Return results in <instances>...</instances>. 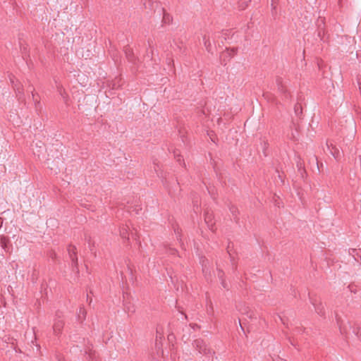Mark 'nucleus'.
Here are the masks:
<instances>
[{
	"label": "nucleus",
	"mask_w": 361,
	"mask_h": 361,
	"mask_svg": "<svg viewBox=\"0 0 361 361\" xmlns=\"http://www.w3.org/2000/svg\"><path fill=\"white\" fill-rule=\"evenodd\" d=\"M32 99L34 100V102L36 103V104H39V101L38 100L37 98H35V94L33 92V90L32 91Z\"/></svg>",
	"instance_id": "c756f323"
},
{
	"label": "nucleus",
	"mask_w": 361,
	"mask_h": 361,
	"mask_svg": "<svg viewBox=\"0 0 361 361\" xmlns=\"http://www.w3.org/2000/svg\"><path fill=\"white\" fill-rule=\"evenodd\" d=\"M348 288H349L350 291L352 293H355L357 292L356 286L354 284H350Z\"/></svg>",
	"instance_id": "cd10ccee"
},
{
	"label": "nucleus",
	"mask_w": 361,
	"mask_h": 361,
	"mask_svg": "<svg viewBox=\"0 0 361 361\" xmlns=\"http://www.w3.org/2000/svg\"><path fill=\"white\" fill-rule=\"evenodd\" d=\"M201 263H202V266L203 273H204L205 274H207V273L209 274L210 271H209V267H207L208 260L205 257H204L201 259Z\"/></svg>",
	"instance_id": "4468645a"
},
{
	"label": "nucleus",
	"mask_w": 361,
	"mask_h": 361,
	"mask_svg": "<svg viewBox=\"0 0 361 361\" xmlns=\"http://www.w3.org/2000/svg\"><path fill=\"white\" fill-rule=\"evenodd\" d=\"M86 239L87 240V243H88V245H89V248H90V251L92 252V253H93L95 255H96L95 252L93 250L94 243H92L90 237H88V238H86Z\"/></svg>",
	"instance_id": "4be33fe9"
},
{
	"label": "nucleus",
	"mask_w": 361,
	"mask_h": 361,
	"mask_svg": "<svg viewBox=\"0 0 361 361\" xmlns=\"http://www.w3.org/2000/svg\"><path fill=\"white\" fill-rule=\"evenodd\" d=\"M35 147H37V151H35V149L32 148L33 153L35 155H37L38 157H39L40 154L44 149V145L39 141V142L35 143Z\"/></svg>",
	"instance_id": "9d476101"
},
{
	"label": "nucleus",
	"mask_w": 361,
	"mask_h": 361,
	"mask_svg": "<svg viewBox=\"0 0 361 361\" xmlns=\"http://www.w3.org/2000/svg\"><path fill=\"white\" fill-rule=\"evenodd\" d=\"M19 45L20 51L23 54V57L24 58V56L27 54V46L26 44H24L20 39L19 40Z\"/></svg>",
	"instance_id": "dca6fc26"
},
{
	"label": "nucleus",
	"mask_w": 361,
	"mask_h": 361,
	"mask_svg": "<svg viewBox=\"0 0 361 361\" xmlns=\"http://www.w3.org/2000/svg\"><path fill=\"white\" fill-rule=\"evenodd\" d=\"M217 271H218V277L219 279V280H221V279H224V272L222 269H219V268H217Z\"/></svg>",
	"instance_id": "a878e982"
},
{
	"label": "nucleus",
	"mask_w": 361,
	"mask_h": 361,
	"mask_svg": "<svg viewBox=\"0 0 361 361\" xmlns=\"http://www.w3.org/2000/svg\"><path fill=\"white\" fill-rule=\"evenodd\" d=\"M67 252L68 257L71 262V267L72 268V271L78 276L79 274V268L77 256V248L75 245H69L67 247Z\"/></svg>",
	"instance_id": "f03ea898"
},
{
	"label": "nucleus",
	"mask_w": 361,
	"mask_h": 361,
	"mask_svg": "<svg viewBox=\"0 0 361 361\" xmlns=\"http://www.w3.org/2000/svg\"><path fill=\"white\" fill-rule=\"evenodd\" d=\"M176 252H177L176 250H175V249L171 250V255H175Z\"/></svg>",
	"instance_id": "473e14b6"
},
{
	"label": "nucleus",
	"mask_w": 361,
	"mask_h": 361,
	"mask_svg": "<svg viewBox=\"0 0 361 361\" xmlns=\"http://www.w3.org/2000/svg\"><path fill=\"white\" fill-rule=\"evenodd\" d=\"M220 281H221V284L222 287L224 289L228 290L229 289V286H228V283H226L225 279H221Z\"/></svg>",
	"instance_id": "bb28decb"
},
{
	"label": "nucleus",
	"mask_w": 361,
	"mask_h": 361,
	"mask_svg": "<svg viewBox=\"0 0 361 361\" xmlns=\"http://www.w3.org/2000/svg\"><path fill=\"white\" fill-rule=\"evenodd\" d=\"M128 230H129V227L127 225H123L120 228V235L122 238L129 239Z\"/></svg>",
	"instance_id": "9b49d317"
},
{
	"label": "nucleus",
	"mask_w": 361,
	"mask_h": 361,
	"mask_svg": "<svg viewBox=\"0 0 361 361\" xmlns=\"http://www.w3.org/2000/svg\"><path fill=\"white\" fill-rule=\"evenodd\" d=\"M204 45L207 49V51L209 53H212V46L209 41V39L207 37L206 35L203 37Z\"/></svg>",
	"instance_id": "ddd939ff"
},
{
	"label": "nucleus",
	"mask_w": 361,
	"mask_h": 361,
	"mask_svg": "<svg viewBox=\"0 0 361 361\" xmlns=\"http://www.w3.org/2000/svg\"><path fill=\"white\" fill-rule=\"evenodd\" d=\"M311 302L314 307L316 312L320 316H324L325 314L324 307L321 302L318 301L317 299H311Z\"/></svg>",
	"instance_id": "39448f33"
},
{
	"label": "nucleus",
	"mask_w": 361,
	"mask_h": 361,
	"mask_svg": "<svg viewBox=\"0 0 361 361\" xmlns=\"http://www.w3.org/2000/svg\"><path fill=\"white\" fill-rule=\"evenodd\" d=\"M279 318L283 322V324H285V322L283 321V318H281L280 316H279Z\"/></svg>",
	"instance_id": "e433bc0d"
},
{
	"label": "nucleus",
	"mask_w": 361,
	"mask_h": 361,
	"mask_svg": "<svg viewBox=\"0 0 361 361\" xmlns=\"http://www.w3.org/2000/svg\"><path fill=\"white\" fill-rule=\"evenodd\" d=\"M202 114H206V113H205V111H204V110H202Z\"/></svg>",
	"instance_id": "58836bf2"
},
{
	"label": "nucleus",
	"mask_w": 361,
	"mask_h": 361,
	"mask_svg": "<svg viewBox=\"0 0 361 361\" xmlns=\"http://www.w3.org/2000/svg\"><path fill=\"white\" fill-rule=\"evenodd\" d=\"M124 52L128 60L133 63H135L136 58L134 56L132 49L129 46L125 47Z\"/></svg>",
	"instance_id": "6e6552de"
},
{
	"label": "nucleus",
	"mask_w": 361,
	"mask_h": 361,
	"mask_svg": "<svg viewBox=\"0 0 361 361\" xmlns=\"http://www.w3.org/2000/svg\"><path fill=\"white\" fill-rule=\"evenodd\" d=\"M231 251V243H229L228 245V247H227V252H228V255H229V256L231 257V263H232L233 269V270H235L237 269V265L234 262V258L232 257Z\"/></svg>",
	"instance_id": "f3484780"
},
{
	"label": "nucleus",
	"mask_w": 361,
	"mask_h": 361,
	"mask_svg": "<svg viewBox=\"0 0 361 361\" xmlns=\"http://www.w3.org/2000/svg\"><path fill=\"white\" fill-rule=\"evenodd\" d=\"M162 10H163V12H164V9L163 8ZM171 20V16L168 13H164L163 22L164 23H169Z\"/></svg>",
	"instance_id": "aec40b11"
},
{
	"label": "nucleus",
	"mask_w": 361,
	"mask_h": 361,
	"mask_svg": "<svg viewBox=\"0 0 361 361\" xmlns=\"http://www.w3.org/2000/svg\"><path fill=\"white\" fill-rule=\"evenodd\" d=\"M164 184L166 185V187H167V188H168L169 194L171 196H172V197L175 196V195H176V190H178V188H179V183H178V182H177V183H176V185H175V186H174V188H169V185H167V182H166V179H165V183H164Z\"/></svg>",
	"instance_id": "f8f14e48"
},
{
	"label": "nucleus",
	"mask_w": 361,
	"mask_h": 361,
	"mask_svg": "<svg viewBox=\"0 0 361 361\" xmlns=\"http://www.w3.org/2000/svg\"><path fill=\"white\" fill-rule=\"evenodd\" d=\"M85 313V310L82 309V308H80V314H84Z\"/></svg>",
	"instance_id": "72a5a7b5"
},
{
	"label": "nucleus",
	"mask_w": 361,
	"mask_h": 361,
	"mask_svg": "<svg viewBox=\"0 0 361 361\" xmlns=\"http://www.w3.org/2000/svg\"><path fill=\"white\" fill-rule=\"evenodd\" d=\"M119 81L118 80H114L112 82V89L114 90V89H117L118 87H120V85L118 84Z\"/></svg>",
	"instance_id": "c85d7f7f"
},
{
	"label": "nucleus",
	"mask_w": 361,
	"mask_h": 361,
	"mask_svg": "<svg viewBox=\"0 0 361 361\" xmlns=\"http://www.w3.org/2000/svg\"><path fill=\"white\" fill-rule=\"evenodd\" d=\"M152 42L150 39H149L148 44H149V48L151 49V51L150 52L147 51V55L145 56V57L148 58L149 60H152L153 56H154V50L152 47Z\"/></svg>",
	"instance_id": "a211bd4d"
},
{
	"label": "nucleus",
	"mask_w": 361,
	"mask_h": 361,
	"mask_svg": "<svg viewBox=\"0 0 361 361\" xmlns=\"http://www.w3.org/2000/svg\"><path fill=\"white\" fill-rule=\"evenodd\" d=\"M230 212L232 213L234 216L235 221L238 222V218L237 217V214H238V210L235 206H231L230 207Z\"/></svg>",
	"instance_id": "6ab92c4d"
},
{
	"label": "nucleus",
	"mask_w": 361,
	"mask_h": 361,
	"mask_svg": "<svg viewBox=\"0 0 361 361\" xmlns=\"http://www.w3.org/2000/svg\"><path fill=\"white\" fill-rule=\"evenodd\" d=\"M193 204V209L195 213H197L199 212V204L197 200L194 199L192 200Z\"/></svg>",
	"instance_id": "b1692460"
},
{
	"label": "nucleus",
	"mask_w": 361,
	"mask_h": 361,
	"mask_svg": "<svg viewBox=\"0 0 361 361\" xmlns=\"http://www.w3.org/2000/svg\"><path fill=\"white\" fill-rule=\"evenodd\" d=\"M317 35L321 40H324V37L325 35V23L324 19L319 18L317 20Z\"/></svg>",
	"instance_id": "20e7f679"
},
{
	"label": "nucleus",
	"mask_w": 361,
	"mask_h": 361,
	"mask_svg": "<svg viewBox=\"0 0 361 361\" xmlns=\"http://www.w3.org/2000/svg\"><path fill=\"white\" fill-rule=\"evenodd\" d=\"M294 112L298 117H300L302 114V107L300 104L297 103L295 104Z\"/></svg>",
	"instance_id": "2eb2a0df"
},
{
	"label": "nucleus",
	"mask_w": 361,
	"mask_h": 361,
	"mask_svg": "<svg viewBox=\"0 0 361 361\" xmlns=\"http://www.w3.org/2000/svg\"><path fill=\"white\" fill-rule=\"evenodd\" d=\"M276 84L277 86V90L281 94V96L284 99H288L290 97V94L286 88V85L283 82V80L281 77L277 76L276 78Z\"/></svg>",
	"instance_id": "7ed1b4c3"
},
{
	"label": "nucleus",
	"mask_w": 361,
	"mask_h": 361,
	"mask_svg": "<svg viewBox=\"0 0 361 361\" xmlns=\"http://www.w3.org/2000/svg\"><path fill=\"white\" fill-rule=\"evenodd\" d=\"M85 353L89 355L90 360H92L93 361V357L94 355V352L92 351V349L88 347L87 350H85Z\"/></svg>",
	"instance_id": "5701e85b"
},
{
	"label": "nucleus",
	"mask_w": 361,
	"mask_h": 361,
	"mask_svg": "<svg viewBox=\"0 0 361 361\" xmlns=\"http://www.w3.org/2000/svg\"><path fill=\"white\" fill-rule=\"evenodd\" d=\"M173 156H174V158L176 159V161L178 162H179L180 164H181V157H182V156L180 155V154L178 150H175L173 152Z\"/></svg>",
	"instance_id": "412c9836"
},
{
	"label": "nucleus",
	"mask_w": 361,
	"mask_h": 361,
	"mask_svg": "<svg viewBox=\"0 0 361 361\" xmlns=\"http://www.w3.org/2000/svg\"><path fill=\"white\" fill-rule=\"evenodd\" d=\"M64 326V322L63 320L57 319L54 321L53 325V331L55 335H59L61 334Z\"/></svg>",
	"instance_id": "0eeeda50"
},
{
	"label": "nucleus",
	"mask_w": 361,
	"mask_h": 361,
	"mask_svg": "<svg viewBox=\"0 0 361 361\" xmlns=\"http://www.w3.org/2000/svg\"><path fill=\"white\" fill-rule=\"evenodd\" d=\"M213 215L209 211H207L204 214V221L207 224L209 229L213 230L214 223L212 222Z\"/></svg>",
	"instance_id": "1a4fd4ad"
},
{
	"label": "nucleus",
	"mask_w": 361,
	"mask_h": 361,
	"mask_svg": "<svg viewBox=\"0 0 361 361\" xmlns=\"http://www.w3.org/2000/svg\"><path fill=\"white\" fill-rule=\"evenodd\" d=\"M161 339V334L159 333L158 329H157V338H156V348L159 349L160 348V343H158V339Z\"/></svg>",
	"instance_id": "393cba45"
},
{
	"label": "nucleus",
	"mask_w": 361,
	"mask_h": 361,
	"mask_svg": "<svg viewBox=\"0 0 361 361\" xmlns=\"http://www.w3.org/2000/svg\"><path fill=\"white\" fill-rule=\"evenodd\" d=\"M154 171L157 173V176H162V175H160V174L158 173V168H159V166H158L157 164H155V163H154Z\"/></svg>",
	"instance_id": "7c9ffc66"
},
{
	"label": "nucleus",
	"mask_w": 361,
	"mask_h": 361,
	"mask_svg": "<svg viewBox=\"0 0 361 361\" xmlns=\"http://www.w3.org/2000/svg\"><path fill=\"white\" fill-rule=\"evenodd\" d=\"M190 326L193 329H195V327H197V324H190Z\"/></svg>",
	"instance_id": "c9c22d12"
},
{
	"label": "nucleus",
	"mask_w": 361,
	"mask_h": 361,
	"mask_svg": "<svg viewBox=\"0 0 361 361\" xmlns=\"http://www.w3.org/2000/svg\"><path fill=\"white\" fill-rule=\"evenodd\" d=\"M336 323L338 326L340 332L341 334H346L348 331V326L345 324V322L343 321V319L338 316V314L336 315Z\"/></svg>",
	"instance_id": "423d86ee"
},
{
	"label": "nucleus",
	"mask_w": 361,
	"mask_h": 361,
	"mask_svg": "<svg viewBox=\"0 0 361 361\" xmlns=\"http://www.w3.org/2000/svg\"><path fill=\"white\" fill-rule=\"evenodd\" d=\"M231 51L232 54L234 55V54H235V53L237 51V49L236 48H232L231 49Z\"/></svg>",
	"instance_id": "2f4dec72"
},
{
	"label": "nucleus",
	"mask_w": 361,
	"mask_h": 361,
	"mask_svg": "<svg viewBox=\"0 0 361 361\" xmlns=\"http://www.w3.org/2000/svg\"><path fill=\"white\" fill-rule=\"evenodd\" d=\"M192 346L200 354L207 357H212L215 353L214 351L209 347L205 341L202 338H197L194 340L192 342Z\"/></svg>",
	"instance_id": "f257e3e1"
},
{
	"label": "nucleus",
	"mask_w": 361,
	"mask_h": 361,
	"mask_svg": "<svg viewBox=\"0 0 361 361\" xmlns=\"http://www.w3.org/2000/svg\"><path fill=\"white\" fill-rule=\"evenodd\" d=\"M18 94H23V92L20 90V88H17Z\"/></svg>",
	"instance_id": "f704fd0d"
},
{
	"label": "nucleus",
	"mask_w": 361,
	"mask_h": 361,
	"mask_svg": "<svg viewBox=\"0 0 361 361\" xmlns=\"http://www.w3.org/2000/svg\"><path fill=\"white\" fill-rule=\"evenodd\" d=\"M353 332H354L356 335H357V334H358V332H357L355 329H353Z\"/></svg>",
	"instance_id": "4c0bfd02"
}]
</instances>
